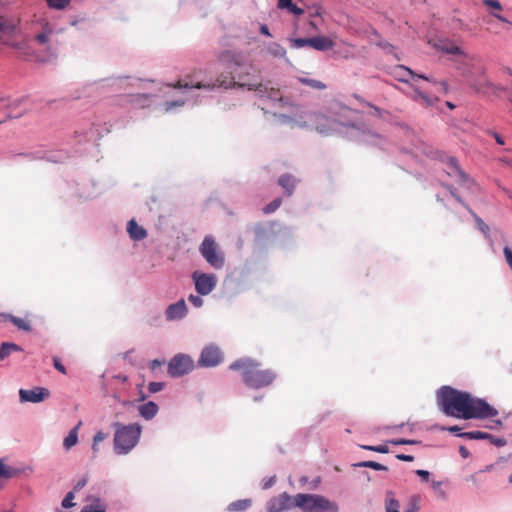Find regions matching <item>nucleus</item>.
Returning <instances> with one entry per match:
<instances>
[{
	"mask_svg": "<svg viewBox=\"0 0 512 512\" xmlns=\"http://www.w3.org/2000/svg\"><path fill=\"white\" fill-rule=\"evenodd\" d=\"M221 63L227 65L230 69V73L220 74L214 82L204 83L200 79L201 71L195 70L193 73L185 76L184 79L178 80L174 85V88H197V89H213L215 87H223L225 89L234 87H246L249 91H265L264 84L258 81L252 80L249 72L237 73L236 69L241 66L240 54L223 51L218 56Z\"/></svg>",
	"mask_w": 512,
	"mask_h": 512,
	"instance_id": "obj_1",
	"label": "nucleus"
},
{
	"mask_svg": "<svg viewBox=\"0 0 512 512\" xmlns=\"http://www.w3.org/2000/svg\"><path fill=\"white\" fill-rule=\"evenodd\" d=\"M441 410L448 416L468 419H486L498 415V411L485 400L472 397L469 393L450 386H443L437 393Z\"/></svg>",
	"mask_w": 512,
	"mask_h": 512,
	"instance_id": "obj_2",
	"label": "nucleus"
},
{
	"mask_svg": "<svg viewBox=\"0 0 512 512\" xmlns=\"http://www.w3.org/2000/svg\"><path fill=\"white\" fill-rule=\"evenodd\" d=\"M229 369L240 372L244 384L252 389L265 388L276 378V373L272 369L262 368L258 361L249 357L234 361Z\"/></svg>",
	"mask_w": 512,
	"mask_h": 512,
	"instance_id": "obj_3",
	"label": "nucleus"
},
{
	"mask_svg": "<svg viewBox=\"0 0 512 512\" xmlns=\"http://www.w3.org/2000/svg\"><path fill=\"white\" fill-rule=\"evenodd\" d=\"M115 429L114 433V452L117 455H126L131 452L134 447L138 444L141 434L142 427L138 423L122 424L115 422L113 424Z\"/></svg>",
	"mask_w": 512,
	"mask_h": 512,
	"instance_id": "obj_4",
	"label": "nucleus"
},
{
	"mask_svg": "<svg viewBox=\"0 0 512 512\" xmlns=\"http://www.w3.org/2000/svg\"><path fill=\"white\" fill-rule=\"evenodd\" d=\"M294 505L304 512H339L336 502L319 494H296Z\"/></svg>",
	"mask_w": 512,
	"mask_h": 512,
	"instance_id": "obj_5",
	"label": "nucleus"
},
{
	"mask_svg": "<svg viewBox=\"0 0 512 512\" xmlns=\"http://www.w3.org/2000/svg\"><path fill=\"white\" fill-rule=\"evenodd\" d=\"M19 18L0 2V44L12 45L13 35L17 32Z\"/></svg>",
	"mask_w": 512,
	"mask_h": 512,
	"instance_id": "obj_6",
	"label": "nucleus"
},
{
	"mask_svg": "<svg viewBox=\"0 0 512 512\" xmlns=\"http://www.w3.org/2000/svg\"><path fill=\"white\" fill-rule=\"evenodd\" d=\"M203 258L215 269L224 265V255L218 250L217 244L210 236H206L200 246Z\"/></svg>",
	"mask_w": 512,
	"mask_h": 512,
	"instance_id": "obj_7",
	"label": "nucleus"
},
{
	"mask_svg": "<svg viewBox=\"0 0 512 512\" xmlns=\"http://www.w3.org/2000/svg\"><path fill=\"white\" fill-rule=\"evenodd\" d=\"M194 368V362L191 357L178 354L174 356L168 364V374L171 377H180L191 372Z\"/></svg>",
	"mask_w": 512,
	"mask_h": 512,
	"instance_id": "obj_8",
	"label": "nucleus"
},
{
	"mask_svg": "<svg viewBox=\"0 0 512 512\" xmlns=\"http://www.w3.org/2000/svg\"><path fill=\"white\" fill-rule=\"evenodd\" d=\"M192 278L195 283V289L200 295L210 294L216 287L217 278L214 274L194 272Z\"/></svg>",
	"mask_w": 512,
	"mask_h": 512,
	"instance_id": "obj_9",
	"label": "nucleus"
},
{
	"mask_svg": "<svg viewBox=\"0 0 512 512\" xmlns=\"http://www.w3.org/2000/svg\"><path fill=\"white\" fill-rule=\"evenodd\" d=\"M222 360L221 350L217 346L210 345L202 350L198 364L202 367H214L220 364Z\"/></svg>",
	"mask_w": 512,
	"mask_h": 512,
	"instance_id": "obj_10",
	"label": "nucleus"
},
{
	"mask_svg": "<svg viewBox=\"0 0 512 512\" xmlns=\"http://www.w3.org/2000/svg\"><path fill=\"white\" fill-rule=\"evenodd\" d=\"M38 25L40 31L35 34L34 39L39 45L50 49L53 37L56 34L54 26L45 19L40 20Z\"/></svg>",
	"mask_w": 512,
	"mask_h": 512,
	"instance_id": "obj_11",
	"label": "nucleus"
},
{
	"mask_svg": "<svg viewBox=\"0 0 512 512\" xmlns=\"http://www.w3.org/2000/svg\"><path fill=\"white\" fill-rule=\"evenodd\" d=\"M293 507H295L294 497H291L287 492L272 497L266 504L267 512H283Z\"/></svg>",
	"mask_w": 512,
	"mask_h": 512,
	"instance_id": "obj_12",
	"label": "nucleus"
},
{
	"mask_svg": "<svg viewBox=\"0 0 512 512\" xmlns=\"http://www.w3.org/2000/svg\"><path fill=\"white\" fill-rule=\"evenodd\" d=\"M49 395V390L44 387L19 390V398L21 402L39 403L47 399Z\"/></svg>",
	"mask_w": 512,
	"mask_h": 512,
	"instance_id": "obj_13",
	"label": "nucleus"
},
{
	"mask_svg": "<svg viewBox=\"0 0 512 512\" xmlns=\"http://www.w3.org/2000/svg\"><path fill=\"white\" fill-rule=\"evenodd\" d=\"M187 314V306L184 299L170 304L165 311V317L168 321L180 320Z\"/></svg>",
	"mask_w": 512,
	"mask_h": 512,
	"instance_id": "obj_14",
	"label": "nucleus"
},
{
	"mask_svg": "<svg viewBox=\"0 0 512 512\" xmlns=\"http://www.w3.org/2000/svg\"><path fill=\"white\" fill-rule=\"evenodd\" d=\"M393 75L397 80L401 82H408L409 77L430 81V78H428L427 76L422 74H416L410 68L404 65H397L393 70Z\"/></svg>",
	"mask_w": 512,
	"mask_h": 512,
	"instance_id": "obj_15",
	"label": "nucleus"
},
{
	"mask_svg": "<svg viewBox=\"0 0 512 512\" xmlns=\"http://www.w3.org/2000/svg\"><path fill=\"white\" fill-rule=\"evenodd\" d=\"M433 47L446 54L463 55L468 57L457 45L447 39L435 40L433 42Z\"/></svg>",
	"mask_w": 512,
	"mask_h": 512,
	"instance_id": "obj_16",
	"label": "nucleus"
},
{
	"mask_svg": "<svg viewBox=\"0 0 512 512\" xmlns=\"http://www.w3.org/2000/svg\"><path fill=\"white\" fill-rule=\"evenodd\" d=\"M334 45V41L326 36H316L312 38L311 47L318 51L330 50L334 47Z\"/></svg>",
	"mask_w": 512,
	"mask_h": 512,
	"instance_id": "obj_17",
	"label": "nucleus"
},
{
	"mask_svg": "<svg viewBox=\"0 0 512 512\" xmlns=\"http://www.w3.org/2000/svg\"><path fill=\"white\" fill-rule=\"evenodd\" d=\"M158 406L155 402L149 401L138 407L139 414L146 420H151L158 413Z\"/></svg>",
	"mask_w": 512,
	"mask_h": 512,
	"instance_id": "obj_18",
	"label": "nucleus"
},
{
	"mask_svg": "<svg viewBox=\"0 0 512 512\" xmlns=\"http://www.w3.org/2000/svg\"><path fill=\"white\" fill-rule=\"evenodd\" d=\"M127 231L133 240H142L147 236L146 230L142 226H139L135 220L128 222Z\"/></svg>",
	"mask_w": 512,
	"mask_h": 512,
	"instance_id": "obj_19",
	"label": "nucleus"
},
{
	"mask_svg": "<svg viewBox=\"0 0 512 512\" xmlns=\"http://www.w3.org/2000/svg\"><path fill=\"white\" fill-rule=\"evenodd\" d=\"M22 351V348L12 342H3L0 345V361L6 359L11 353Z\"/></svg>",
	"mask_w": 512,
	"mask_h": 512,
	"instance_id": "obj_20",
	"label": "nucleus"
},
{
	"mask_svg": "<svg viewBox=\"0 0 512 512\" xmlns=\"http://www.w3.org/2000/svg\"><path fill=\"white\" fill-rule=\"evenodd\" d=\"M278 184L286 191L287 195L290 196L295 188V179L289 174H284L279 177Z\"/></svg>",
	"mask_w": 512,
	"mask_h": 512,
	"instance_id": "obj_21",
	"label": "nucleus"
},
{
	"mask_svg": "<svg viewBox=\"0 0 512 512\" xmlns=\"http://www.w3.org/2000/svg\"><path fill=\"white\" fill-rule=\"evenodd\" d=\"M265 51L274 58H284L286 56V49L276 42L269 43L265 47Z\"/></svg>",
	"mask_w": 512,
	"mask_h": 512,
	"instance_id": "obj_22",
	"label": "nucleus"
},
{
	"mask_svg": "<svg viewBox=\"0 0 512 512\" xmlns=\"http://www.w3.org/2000/svg\"><path fill=\"white\" fill-rule=\"evenodd\" d=\"M251 505H252L251 499H240V500L231 502L228 505L227 510L229 512H242V511L247 510Z\"/></svg>",
	"mask_w": 512,
	"mask_h": 512,
	"instance_id": "obj_23",
	"label": "nucleus"
},
{
	"mask_svg": "<svg viewBox=\"0 0 512 512\" xmlns=\"http://www.w3.org/2000/svg\"><path fill=\"white\" fill-rule=\"evenodd\" d=\"M81 425V422L78 423V425L76 427H74L69 433L68 435L65 437L64 441H63V446L65 449H70L71 447H73L77 441H78V429Z\"/></svg>",
	"mask_w": 512,
	"mask_h": 512,
	"instance_id": "obj_24",
	"label": "nucleus"
},
{
	"mask_svg": "<svg viewBox=\"0 0 512 512\" xmlns=\"http://www.w3.org/2000/svg\"><path fill=\"white\" fill-rule=\"evenodd\" d=\"M264 87L266 88L265 91H256L259 96L261 97H267L268 99H271V100H281V94H280V90L278 88H274V87H268L267 84H264Z\"/></svg>",
	"mask_w": 512,
	"mask_h": 512,
	"instance_id": "obj_25",
	"label": "nucleus"
},
{
	"mask_svg": "<svg viewBox=\"0 0 512 512\" xmlns=\"http://www.w3.org/2000/svg\"><path fill=\"white\" fill-rule=\"evenodd\" d=\"M412 99L426 107L431 106L433 104V99L424 92L420 91L419 89L414 90Z\"/></svg>",
	"mask_w": 512,
	"mask_h": 512,
	"instance_id": "obj_26",
	"label": "nucleus"
},
{
	"mask_svg": "<svg viewBox=\"0 0 512 512\" xmlns=\"http://www.w3.org/2000/svg\"><path fill=\"white\" fill-rule=\"evenodd\" d=\"M278 7L281 9H288L295 15H302L304 11L293 4L292 0H278Z\"/></svg>",
	"mask_w": 512,
	"mask_h": 512,
	"instance_id": "obj_27",
	"label": "nucleus"
},
{
	"mask_svg": "<svg viewBox=\"0 0 512 512\" xmlns=\"http://www.w3.org/2000/svg\"><path fill=\"white\" fill-rule=\"evenodd\" d=\"M298 81L304 85L311 87L316 90H324L326 89V85L316 79L306 78V77H298Z\"/></svg>",
	"mask_w": 512,
	"mask_h": 512,
	"instance_id": "obj_28",
	"label": "nucleus"
},
{
	"mask_svg": "<svg viewBox=\"0 0 512 512\" xmlns=\"http://www.w3.org/2000/svg\"><path fill=\"white\" fill-rule=\"evenodd\" d=\"M458 437L461 438H467V439H473V440H482V439H488L490 437L489 433L482 432V431H470V432H463L457 434Z\"/></svg>",
	"mask_w": 512,
	"mask_h": 512,
	"instance_id": "obj_29",
	"label": "nucleus"
},
{
	"mask_svg": "<svg viewBox=\"0 0 512 512\" xmlns=\"http://www.w3.org/2000/svg\"><path fill=\"white\" fill-rule=\"evenodd\" d=\"M11 323H13L19 330H22L25 332L32 331L31 323H30V321H28L26 319L14 316Z\"/></svg>",
	"mask_w": 512,
	"mask_h": 512,
	"instance_id": "obj_30",
	"label": "nucleus"
},
{
	"mask_svg": "<svg viewBox=\"0 0 512 512\" xmlns=\"http://www.w3.org/2000/svg\"><path fill=\"white\" fill-rule=\"evenodd\" d=\"M470 214L473 216L477 228L485 235L488 236L490 232L489 226L479 217L477 216L473 210L469 209Z\"/></svg>",
	"mask_w": 512,
	"mask_h": 512,
	"instance_id": "obj_31",
	"label": "nucleus"
},
{
	"mask_svg": "<svg viewBox=\"0 0 512 512\" xmlns=\"http://www.w3.org/2000/svg\"><path fill=\"white\" fill-rule=\"evenodd\" d=\"M356 466L358 467H366V468H371V469H374V470H377V471H386L388 470V468L378 462H375V461H363V462H360L358 464H356Z\"/></svg>",
	"mask_w": 512,
	"mask_h": 512,
	"instance_id": "obj_32",
	"label": "nucleus"
},
{
	"mask_svg": "<svg viewBox=\"0 0 512 512\" xmlns=\"http://www.w3.org/2000/svg\"><path fill=\"white\" fill-rule=\"evenodd\" d=\"M281 203L282 200L280 198L274 199L272 202H270L263 208V213L270 214L275 212L280 207Z\"/></svg>",
	"mask_w": 512,
	"mask_h": 512,
	"instance_id": "obj_33",
	"label": "nucleus"
},
{
	"mask_svg": "<svg viewBox=\"0 0 512 512\" xmlns=\"http://www.w3.org/2000/svg\"><path fill=\"white\" fill-rule=\"evenodd\" d=\"M46 2L50 8L61 10L69 5L70 0H46Z\"/></svg>",
	"mask_w": 512,
	"mask_h": 512,
	"instance_id": "obj_34",
	"label": "nucleus"
},
{
	"mask_svg": "<svg viewBox=\"0 0 512 512\" xmlns=\"http://www.w3.org/2000/svg\"><path fill=\"white\" fill-rule=\"evenodd\" d=\"M312 38H296L292 40V47L294 48H302L305 46L311 47Z\"/></svg>",
	"mask_w": 512,
	"mask_h": 512,
	"instance_id": "obj_35",
	"label": "nucleus"
},
{
	"mask_svg": "<svg viewBox=\"0 0 512 512\" xmlns=\"http://www.w3.org/2000/svg\"><path fill=\"white\" fill-rule=\"evenodd\" d=\"M254 232L256 239L262 241L266 236L267 229L263 224L259 223L254 227Z\"/></svg>",
	"mask_w": 512,
	"mask_h": 512,
	"instance_id": "obj_36",
	"label": "nucleus"
},
{
	"mask_svg": "<svg viewBox=\"0 0 512 512\" xmlns=\"http://www.w3.org/2000/svg\"><path fill=\"white\" fill-rule=\"evenodd\" d=\"M449 165L458 173L462 181H466L468 176L460 169L458 162L455 158L449 160Z\"/></svg>",
	"mask_w": 512,
	"mask_h": 512,
	"instance_id": "obj_37",
	"label": "nucleus"
},
{
	"mask_svg": "<svg viewBox=\"0 0 512 512\" xmlns=\"http://www.w3.org/2000/svg\"><path fill=\"white\" fill-rule=\"evenodd\" d=\"M107 434L102 432V431H98L94 437H93V445H92V449L96 452L98 449H97V445L98 443L102 442L103 440H105L107 438Z\"/></svg>",
	"mask_w": 512,
	"mask_h": 512,
	"instance_id": "obj_38",
	"label": "nucleus"
},
{
	"mask_svg": "<svg viewBox=\"0 0 512 512\" xmlns=\"http://www.w3.org/2000/svg\"><path fill=\"white\" fill-rule=\"evenodd\" d=\"M399 502L394 499H388L386 502V512H399Z\"/></svg>",
	"mask_w": 512,
	"mask_h": 512,
	"instance_id": "obj_39",
	"label": "nucleus"
},
{
	"mask_svg": "<svg viewBox=\"0 0 512 512\" xmlns=\"http://www.w3.org/2000/svg\"><path fill=\"white\" fill-rule=\"evenodd\" d=\"M74 497L73 492H68L62 501V507L68 509L75 506V503L73 502Z\"/></svg>",
	"mask_w": 512,
	"mask_h": 512,
	"instance_id": "obj_40",
	"label": "nucleus"
},
{
	"mask_svg": "<svg viewBox=\"0 0 512 512\" xmlns=\"http://www.w3.org/2000/svg\"><path fill=\"white\" fill-rule=\"evenodd\" d=\"M13 476L11 469L7 467L3 460L0 459V478H11Z\"/></svg>",
	"mask_w": 512,
	"mask_h": 512,
	"instance_id": "obj_41",
	"label": "nucleus"
},
{
	"mask_svg": "<svg viewBox=\"0 0 512 512\" xmlns=\"http://www.w3.org/2000/svg\"><path fill=\"white\" fill-rule=\"evenodd\" d=\"M388 442L393 445H414V444L418 443L416 440L403 439V438L392 439V440H389Z\"/></svg>",
	"mask_w": 512,
	"mask_h": 512,
	"instance_id": "obj_42",
	"label": "nucleus"
},
{
	"mask_svg": "<svg viewBox=\"0 0 512 512\" xmlns=\"http://www.w3.org/2000/svg\"><path fill=\"white\" fill-rule=\"evenodd\" d=\"M165 384L163 382H150L148 385V390L150 393H157L164 388Z\"/></svg>",
	"mask_w": 512,
	"mask_h": 512,
	"instance_id": "obj_43",
	"label": "nucleus"
},
{
	"mask_svg": "<svg viewBox=\"0 0 512 512\" xmlns=\"http://www.w3.org/2000/svg\"><path fill=\"white\" fill-rule=\"evenodd\" d=\"M503 254H504L506 263L512 270V249L508 246H505L503 249Z\"/></svg>",
	"mask_w": 512,
	"mask_h": 512,
	"instance_id": "obj_44",
	"label": "nucleus"
},
{
	"mask_svg": "<svg viewBox=\"0 0 512 512\" xmlns=\"http://www.w3.org/2000/svg\"><path fill=\"white\" fill-rule=\"evenodd\" d=\"M81 512H106L105 507L101 505H90L84 507Z\"/></svg>",
	"mask_w": 512,
	"mask_h": 512,
	"instance_id": "obj_45",
	"label": "nucleus"
},
{
	"mask_svg": "<svg viewBox=\"0 0 512 512\" xmlns=\"http://www.w3.org/2000/svg\"><path fill=\"white\" fill-rule=\"evenodd\" d=\"M188 300L194 307L199 308L203 305V299L200 296L191 294Z\"/></svg>",
	"mask_w": 512,
	"mask_h": 512,
	"instance_id": "obj_46",
	"label": "nucleus"
},
{
	"mask_svg": "<svg viewBox=\"0 0 512 512\" xmlns=\"http://www.w3.org/2000/svg\"><path fill=\"white\" fill-rule=\"evenodd\" d=\"M488 440L497 447H503L507 443L505 439L494 437L491 434L490 437H488Z\"/></svg>",
	"mask_w": 512,
	"mask_h": 512,
	"instance_id": "obj_47",
	"label": "nucleus"
},
{
	"mask_svg": "<svg viewBox=\"0 0 512 512\" xmlns=\"http://www.w3.org/2000/svg\"><path fill=\"white\" fill-rule=\"evenodd\" d=\"M275 481H276L275 476L264 479L262 482V489H264V490L269 489L270 487H272V485L275 483Z\"/></svg>",
	"mask_w": 512,
	"mask_h": 512,
	"instance_id": "obj_48",
	"label": "nucleus"
},
{
	"mask_svg": "<svg viewBox=\"0 0 512 512\" xmlns=\"http://www.w3.org/2000/svg\"><path fill=\"white\" fill-rule=\"evenodd\" d=\"M53 363H54L55 369H57L62 374H66V368L64 367V365L60 362V360L57 357L53 358Z\"/></svg>",
	"mask_w": 512,
	"mask_h": 512,
	"instance_id": "obj_49",
	"label": "nucleus"
},
{
	"mask_svg": "<svg viewBox=\"0 0 512 512\" xmlns=\"http://www.w3.org/2000/svg\"><path fill=\"white\" fill-rule=\"evenodd\" d=\"M484 4L497 10L502 9L500 2L497 0H484Z\"/></svg>",
	"mask_w": 512,
	"mask_h": 512,
	"instance_id": "obj_50",
	"label": "nucleus"
},
{
	"mask_svg": "<svg viewBox=\"0 0 512 512\" xmlns=\"http://www.w3.org/2000/svg\"><path fill=\"white\" fill-rule=\"evenodd\" d=\"M396 458L398 460H400V461H405V462H412V461H414V456H412V455L397 454Z\"/></svg>",
	"mask_w": 512,
	"mask_h": 512,
	"instance_id": "obj_51",
	"label": "nucleus"
},
{
	"mask_svg": "<svg viewBox=\"0 0 512 512\" xmlns=\"http://www.w3.org/2000/svg\"><path fill=\"white\" fill-rule=\"evenodd\" d=\"M416 474L421 477L424 481H428L429 480V476H430V473L429 471L427 470H416Z\"/></svg>",
	"mask_w": 512,
	"mask_h": 512,
	"instance_id": "obj_52",
	"label": "nucleus"
},
{
	"mask_svg": "<svg viewBox=\"0 0 512 512\" xmlns=\"http://www.w3.org/2000/svg\"><path fill=\"white\" fill-rule=\"evenodd\" d=\"M13 317V315L8 313H0V321L3 322H12Z\"/></svg>",
	"mask_w": 512,
	"mask_h": 512,
	"instance_id": "obj_53",
	"label": "nucleus"
},
{
	"mask_svg": "<svg viewBox=\"0 0 512 512\" xmlns=\"http://www.w3.org/2000/svg\"><path fill=\"white\" fill-rule=\"evenodd\" d=\"M321 120H325L327 122L330 123V119L326 118L324 115L320 114V113H317V114H314V122L316 124L320 123Z\"/></svg>",
	"mask_w": 512,
	"mask_h": 512,
	"instance_id": "obj_54",
	"label": "nucleus"
},
{
	"mask_svg": "<svg viewBox=\"0 0 512 512\" xmlns=\"http://www.w3.org/2000/svg\"><path fill=\"white\" fill-rule=\"evenodd\" d=\"M375 452H378V453H388L389 452V448L386 444H383V445H378L376 446V449H375Z\"/></svg>",
	"mask_w": 512,
	"mask_h": 512,
	"instance_id": "obj_55",
	"label": "nucleus"
},
{
	"mask_svg": "<svg viewBox=\"0 0 512 512\" xmlns=\"http://www.w3.org/2000/svg\"><path fill=\"white\" fill-rule=\"evenodd\" d=\"M459 453L463 458H468L470 455L468 449L465 446H460Z\"/></svg>",
	"mask_w": 512,
	"mask_h": 512,
	"instance_id": "obj_56",
	"label": "nucleus"
},
{
	"mask_svg": "<svg viewBox=\"0 0 512 512\" xmlns=\"http://www.w3.org/2000/svg\"><path fill=\"white\" fill-rule=\"evenodd\" d=\"M259 30H260V33H261V34H263V35H265V36H268V37H270V36H271L270 31H269V28L267 27V25H264V24H263V25H261V26H260V28H259Z\"/></svg>",
	"mask_w": 512,
	"mask_h": 512,
	"instance_id": "obj_57",
	"label": "nucleus"
},
{
	"mask_svg": "<svg viewBox=\"0 0 512 512\" xmlns=\"http://www.w3.org/2000/svg\"><path fill=\"white\" fill-rule=\"evenodd\" d=\"M161 365H162V362L157 360V359H155V360L151 361L149 367L153 371V370H155L157 367H159Z\"/></svg>",
	"mask_w": 512,
	"mask_h": 512,
	"instance_id": "obj_58",
	"label": "nucleus"
},
{
	"mask_svg": "<svg viewBox=\"0 0 512 512\" xmlns=\"http://www.w3.org/2000/svg\"><path fill=\"white\" fill-rule=\"evenodd\" d=\"M494 139L496 140V142L499 144V145H503L504 144V140L503 138L496 132H493L492 133Z\"/></svg>",
	"mask_w": 512,
	"mask_h": 512,
	"instance_id": "obj_59",
	"label": "nucleus"
},
{
	"mask_svg": "<svg viewBox=\"0 0 512 512\" xmlns=\"http://www.w3.org/2000/svg\"><path fill=\"white\" fill-rule=\"evenodd\" d=\"M452 195L454 196V198H455L459 203H461L462 205H464V206L467 208V210L469 211V209H470V208H469V206H468V205H466V204L463 202V200L461 199V197H460L459 195H456V194H454V193H452Z\"/></svg>",
	"mask_w": 512,
	"mask_h": 512,
	"instance_id": "obj_60",
	"label": "nucleus"
},
{
	"mask_svg": "<svg viewBox=\"0 0 512 512\" xmlns=\"http://www.w3.org/2000/svg\"><path fill=\"white\" fill-rule=\"evenodd\" d=\"M360 447L362 449H364V450L374 451V452H375V449H376V446H372V445H361Z\"/></svg>",
	"mask_w": 512,
	"mask_h": 512,
	"instance_id": "obj_61",
	"label": "nucleus"
},
{
	"mask_svg": "<svg viewBox=\"0 0 512 512\" xmlns=\"http://www.w3.org/2000/svg\"><path fill=\"white\" fill-rule=\"evenodd\" d=\"M85 485H86V481H85V480L79 481V482L76 484L75 489H76V490H79V489L83 488Z\"/></svg>",
	"mask_w": 512,
	"mask_h": 512,
	"instance_id": "obj_62",
	"label": "nucleus"
},
{
	"mask_svg": "<svg viewBox=\"0 0 512 512\" xmlns=\"http://www.w3.org/2000/svg\"><path fill=\"white\" fill-rule=\"evenodd\" d=\"M114 378L121 382H126L128 380L127 376L125 375H116Z\"/></svg>",
	"mask_w": 512,
	"mask_h": 512,
	"instance_id": "obj_63",
	"label": "nucleus"
},
{
	"mask_svg": "<svg viewBox=\"0 0 512 512\" xmlns=\"http://www.w3.org/2000/svg\"><path fill=\"white\" fill-rule=\"evenodd\" d=\"M447 430L451 433H456L460 430V428L458 426H451V427L447 428Z\"/></svg>",
	"mask_w": 512,
	"mask_h": 512,
	"instance_id": "obj_64",
	"label": "nucleus"
}]
</instances>
